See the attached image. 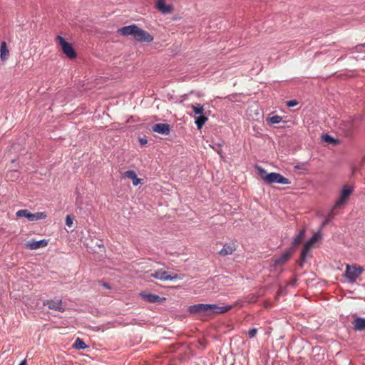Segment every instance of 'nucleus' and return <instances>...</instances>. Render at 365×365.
Returning <instances> with one entry per match:
<instances>
[{
  "label": "nucleus",
  "mask_w": 365,
  "mask_h": 365,
  "mask_svg": "<svg viewBox=\"0 0 365 365\" xmlns=\"http://www.w3.org/2000/svg\"><path fill=\"white\" fill-rule=\"evenodd\" d=\"M258 174L260 178L267 184L278 183L282 185H289L290 180L277 173H268L266 170L260 166H257Z\"/></svg>",
  "instance_id": "1"
},
{
  "label": "nucleus",
  "mask_w": 365,
  "mask_h": 365,
  "mask_svg": "<svg viewBox=\"0 0 365 365\" xmlns=\"http://www.w3.org/2000/svg\"><path fill=\"white\" fill-rule=\"evenodd\" d=\"M364 269L356 264L350 265L347 264L346 265V270L344 276L350 283H354L360 277L364 272Z\"/></svg>",
  "instance_id": "2"
},
{
  "label": "nucleus",
  "mask_w": 365,
  "mask_h": 365,
  "mask_svg": "<svg viewBox=\"0 0 365 365\" xmlns=\"http://www.w3.org/2000/svg\"><path fill=\"white\" fill-rule=\"evenodd\" d=\"M354 187L351 185H344L341 189V195L338 200L335 202L334 205V209L336 210L342 206H344L347 200H349L350 195L354 192Z\"/></svg>",
  "instance_id": "3"
},
{
  "label": "nucleus",
  "mask_w": 365,
  "mask_h": 365,
  "mask_svg": "<svg viewBox=\"0 0 365 365\" xmlns=\"http://www.w3.org/2000/svg\"><path fill=\"white\" fill-rule=\"evenodd\" d=\"M56 43L61 47V49L63 53L70 58H74L76 56V53L69 43L66 41V40L61 36H57L56 37Z\"/></svg>",
  "instance_id": "4"
},
{
  "label": "nucleus",
  "mask_w": 365,
  "mask_h": 365,
  "mask_svg": "<svg viewBox=\"0 0 365 365\" xmlns=\"http://www.w3.org/2000/svg\"><path fill=\"white\" fill-rule=\"evenodd\" d=\"M16 215L18 217H26L29 221H37L39 220L45 219L47 217V215L45 212L31 213L26 209L18 210Z\"/></svg>",
  "instance_id": "5"
},
{
  "label": "nucleus",
  "mask_w": 365,
  "mask_h": 365,
  "mask_svg": "<svg viewBox=\"0 0 365 365\" xmlns=\"http://www.w3.org/2000/svg\"><path fill=\"white\" fill-rule=\"evenodd\" d=\"M136 41L150 43L153 41V37L148 31L140 29L138 26L133 37Z\"/></svg>",
  "instance_id": "6"
},
{
  "label": "nucleus",
  "mask_w": 365,
  "mask_h": 365,
  "mask_svg": "<svg viewBox=\"0 0 365 365\" xmlns=\"http://www.w3.org/2000/svg\"><path fill=\"white\" fill-rule=\"evenodd\" d=\"M150 276L161 281H171L173 279H178L177 274L172 276L170 274H168L166 271L162 269H158L155 271L153 273H151Z\"/></svg>",
  "instance_id": "7"
},
{
  "label": "nucleus",
  "mask_w": 365,
  "mask_h": 365,
  "mask_svg": "<svg viewBox=\"0 0 365 365\" xmlns=\"http://www.w3.org/2000/svg\"><path fill=\"white\" fill-rule=\"evenodd\" d=\"M189 312L192 314H201L203 316H209L208 304H197L189 307Z\"/></svg>",
  "instance_id": "8"
},
{
  "label": "nucleus",
  "mask_w": 365,
  "mask_h": 365,
  "mask_svg": "<svg viewBox=\"0 0 365 365\" xmlns=\"http://www.w3.org/2000/svg\"><path fill=\"white\" fill-rule=\"evenodd\" d=\"M43 305L47 306L50 309L60 312H64V308L62 305V300L61 299L54 298L52 299L46 300L43 302Z\"/></svg>",
  "instance_id": "9"
},
{
  "label": "nucleus",
  "mask_w": 365,
  "mask_h": 365,
  "mask_svg": "<svg viewBox=\"0 0 365 365\" xmlns=\"http://www.w3.org/2000/svg\"><path fill=\"white\" fill-rule=\"evenodd\" d=\"M232 308V305L220 306L219 304H208L209 316L213 314L225 313Z\"/></svg>",
  "instance_id": "10"
},
{
  "label": "nucleus",
  "mask_w": 365,
  "mask_h": 365,
  "mask_svg": "<svg viewBox=\"0 0 365 365\" xmlns=\"http://www.w3.org/2000/svg\"><path fill=\"white\" fill-rule=\"evenodd\" d=\"M294 252V248H289L287 250L279 257L274 259V266L277 267L285 264L290 259Z\"/></svg>",
  "instance_id": "11"
},
{
  "label": "nucleus",
  "mask_w": 365,
  "mask_h": 365,
  "mask_svg": "<svg viewBox=\"0 0 365 365\" xmlns=\"http://www.w3.org/2000/svg\"><path fill=\"white\" fill-rule=\"evenodd\" d=\"M156 9L162 14H171L173 11V6L171 4H167L165 0H158L156 1Z\"/></svg>",
  "instance_id": "12"
},
{
  "label": "nucleus",
  "mask_w": 365,
  "mask_h": 365,
  "mask_svg": "<svg viewBox=\"0 0 365 365\" xmlns=\"http://www.w3.org/2000/svg\"><path fill=\"white\" fill-rule=\"evenodd\" d=\"M48 241L47 240H41L40 241H28L26 242L25 245L27 248L34 250H37L41 247H45L48 245Z\"/></svg>",
  "instance_id": "13"
},
{
  "label": "nucleus",
  "mask_w": 365,
  "mask_h": 365,
  "mask_svg": "<svg viewBox=\"0 0 365 365\" xmlns=\"http://www.w3.org/2000/svg\"><path fill=\"white\" fill-rule=\"evenodd\" d=\"M237 245L235 242L225 244L222 249L218 252L219 255L225 257L232 255L236 250Z\"/></svg>",
  "instance_id": "14"
},
{
  "label": "nucleus",
  "mask_w": 365,
  "mask_h": 365,
  "mask_svg": "<svg viewBox=\"0 0 365 365\" xmlns=\"http://www.w3.org/2000/svg\"><path fill=\"white\" fill-rule=\"evenodd\" d=\"M140 295L145 301L150 302V303L160 302L161 301L165 299V298H161L158 295H156L154 294H150V293H147V292H141L140 294Z\"/></svg>",
  "instance_id": "15"
},
{
  "label": "nucleus",
  "mask_w": 365,
  "mask_h": 365,
  "mask_svg": "<svg viewBox=\"0 0 365 365\" xmlns=\"http://www.w3.org/2000/svg\"><path fill=\"white\" fill-rule=\"evenodd\" d=\"M152 130L153 131L158 133L160 134L168 135L170 131V128L168 124L157 123L152 127Z\"/></svg>",
  "instance_id": "16"
},
{
  "label": "nucleus",
  "mask_w": 365,
  "mask_h": 365,
  "mask_svg": "<svg viewBox=\"0 0 365 365\" xmlns=\"http://www.w3.org/2000/svg\"><path fill=\"white\" fill-rule=\"evenodd\" d=\"M137 28L138 26L133 24L120 28L118 29V32L122 36H133L134 37Z\"/></svg>",
  "instance_id": "17"
},
{
  "label": "nucleus",
  "mask_w": 365,
  "mask_h": 365,
  "mask_svg": "<svg viewBox=\"0 0 365 365\" xmlns=\"http://www.w3.org/2000/svg\"><path fill=\"white\" fill-rule=\"evenodd\" d=\"M314 244L311 243L310 241H307L303 247V250L302 251L301 255H300V266H303L304 262H305L307 254L311 250V249L313 247Z\"/></svg>",
  "instance_id": "18"
},
{
  "label": "nucleus",
  "mask_w": 365,
  "mask_h": 365,
  "mask_svg": "<svg viewBox=\"0 0 365 365\" xmlns=\"http://www.w3.org/2000/svg\"><path fill=\"white\" fill-rule=\"evenodd\" d=\"M123 178L132 180L133 185L136 186L140 182V179L138 178L136 173L133 170L125 171L123 174Z\"/></svg>",
  "instance_id": "19"
},
{
  "label": "nucleus",
  "mask_w": 365,
  "mask_h": 365,
  "mask_svg": "<svg viewBox=\"0 0 365 365\" xmlns=\"http://www.w3.org/2000/svg\"><path fill=\"white\" fill-rule=\"evenodd\" d=\"M354 329L356 331L365 330V319L357 317L353 322Z\"/></svg>",
  "instance_id": "20"
},
{
  "label": "nucleus",
  "mask_w": 365,
  "mask_h": 365,
  "mask_svg": "<svg viewBox=\"0 0 365 365\" xmlns=\"http://www.w3.org/2000/svg\"><path fill=\"white\" fill-rule=\"evenodd\" d=\"M9 56V51L7 48L6 43L5 41H2L1 43V49H0V57L1 61H5L8 59Z\"/></svg>",
  "instance_id": "21"
},
{
  "label": "nucleus",
  "mask_w": 365,
  "mask_h": 365,
  "mask_svg": "<svg viewBox=\"0 0 365 365\" xmlns=\"http://www.w3.org/2000/svg\"><path fill=\"white\" fill-rule=\"evenodd\" d=\"M305 235V228H302L298 233V235L294 238L292 242V247L295 250V247L302 243Z\"/></svg>",
  "instance_id": "22"
},
{
  "label": "nucleus",
  "mask_w": 365,
  "mask_h": 365,
  "mask_svg": "<svg viewBox=\"0 0 365 365\" xmlns=\"http://www.w3.org/2000/svg\"><path fill=\"white\" fill-rule=\"evenodd\" d=\"M340 128L343 130L346 135H349L354 128V123L352 121H348L347 123L343 122V124L340 125Z\"/></svg>",
  "instance_id": "23"
},
{
  "label": "nucleus",
  "mask_w": 365,
  "mask_h": 365,
  "mask_svg": "<svg viewBox=\"0 0 365 365\" xmlns=\"http://www.w3.org/2000/svg\"><path fill=\"white\" fill-rule=\"evenodd\" d=\"M207 117L202 114L197 117L195 118V124L197 125V129L200 130L202 128V126L205 124V123L207 121Z\"/></svg>",
  "instance_id": "24"
},
{
  "label": "nucleus",
  "mask_w": 365,
  "mask_h": 365,
  "mask_svg": "<svg viewBox=\"0 0 365 365\" xmlns=\"http://www.w3.org/2000/svg\"><path fill=\"white\" fill-rule=\"evenodd\" d=\"M191 108L195 115H202L204 112V108L200 104L192 105Z\"/></svg>",
  "instance_id": "25"
},
{
  "label": "nucleus",
  "mask_w": 365,
  "mask_h": 365,
  "mask_svg": "<svg viewBox=\"0 0 365 365\" xmlns=\"http://www.w3.org/2000/svg\"><path fill=\"white\" fill-rule=\"evenodd\" d=\"M322 139L324 142L328 143L336 144L339 142L338 140L334 139V138H332L331 136H330L328 134L323 135L322 136Z\"/></svg>",
  "instance_id": "26"
},
{
  "label": "nucleus",
  "mask_w": 365,
  "mask_h": 365,
  "mask_svg": "<svg viewBox=\"0 0 365 365\" xmlns=\"http://www.w3.org/2000/svg\"><path fill=\"white\" fill-rule=\"evenodd\" d=\"M73 347L78 349H84L86 348V345L82 339L78 338L73 344Z\"/></svg>",
  "instance_id": "27"
},
{
  "label": "nucleus",
  "mask_w": 365,
  "mask_h": 365,
  "mask_svg": "<svg viewBox=\"0 0 365 365\" xmlns=\"http://www.w3.org/2000/svg\"><path fill=\"white\" fill-rule=\"evenodd\" d=\"M282 118L279 115H274L267 119L272 124H277L282 121Z\"/></svg>",
  "instance_id": "28"
},
{
  "label": "nucleus",
  "mask_w": 365,
  "mask_h": 365,
  "mask_svg": "<svg viewBox=\"0 0 365 365\" xmlns=\"http://www.w3.org/2000/svg\"><path fill=\"white\" fill-rule=\"evenodd\" d=\"M320 238L321 235L318 233H316L312 237V238L309 241H310L311 243L314 245Z\"/></svg>",
  "instance_id": "29"
},
{
  "label": "nucleus",
  "mask_w": 365,
  "mask_h": 365,
  "mask_svg": "<svg viewBox=\"0 0 365 365\" xmlns=\"http://www.w3.org/2000/svg\"><path fill=\"white\" fill-rule=\"evenodd\" d=\"M257 334V329L252 328L248 331V335L250 338H254Z\"/></svg>",
  "instance_id": "30"
},
{
  "label": "nucleus",
  "mask_w": 365,
  "mask_h": 365,
  "mask_svg": "<svg viewBox=\"0 0 365 365\" xmlns=\"http://www.w3.org/2000/svg\"><path fill=\"white\" fill-rule=\"evenodd\" d=\"M66 225L68 227H71L73 225V218L70 215L66 216Z\"/></svg>",
  "instance_id": "31"
},
{
  "label": "nucleus",
  "mask_w": 365,
  "mask_h": 365,
  "mask_svg": "<svg viewBox=\"0 0 365 365\" xmlns=\"http://www.w3.org/2000/svg\"><path fill=\"white\" fill-rule=\"evenodd\" d=\"M298 104V102L295 100L289 101L287 103L288 107H294Z\"/></svg>",
  "instance_id": "32"
},
{
  "label": "nucleus",
  "mask_w": 365,
  "mask_h": 365,
  "mask_svg": "<svg viewBox=\"0 0 365 365\" xmlns=\"http://www.w3.org/2000/svg\"><path fill=\"white\" fill-rule=\"evenodd\" d=\"M334 209L333 208L331 211L329 212V213L327 215V218L329 219V220H331V219H333L335 216V213H334Z\"/></svg>",
  "instance_id": "33"
},
{
  "label": "nucleus",
  "mask_w": 365,
  "mask_h": 365,
  "mask_svg": "<svg viewBox=\"0 0 365 365\" xmlns=\"http://www.w3.org/2000/svg\"><path fill=\"white\" fill-rule=\"evenodd\" d=\"M140 143L141 145H145L147 143V140L145 139H140Z\"/></svg>",
  "instance_id": "34"
},
{
  "label": "nucleus",
  "mask_w": 365,
  "mask_h": 365,
  "mask_svg": "<svg viewBox=\"0 0 365 365\" xmlns=\"http://www.w3.org/2000/svg\"><path fill=\"white\" fill-rule=\"evenodd\" d=\"M329 221H330V220H329V219H328V218L327 217V218H326V220L323 222L322 225H323V226L326 225L327 224H328V223H329Z\"/></svg>",
  "instance_id": "35"
},
{
  "label": "nucleus",
  "mask_w": 365,
  "mask_h": 365,
  "mask_svg": "<svg viewBox=\"0 0 365 365\" xmlns=\"http://www.w3.org/2000/svg\"><path fill=\"white\" fill-rule=\"evenodd\" d=\"M19 365H26V363L25 361H23Z\"/></svg>",
  "instance_id": "36"
},
{
  "label": "nucleus",
  "mask_w": 365,
  "mask_h": 365,
  "mask_svg": "<svg viewBox=\"0 0 365 365\" xmlns=\"http://www.w3.org/2000/svg\"><path fill=\"white\" fill-rule=\"evenodd\" d=\"M250 302H255V299H254V300H252H252H250Z\"/></svg>",
  "instance_id": "37"
}]
</instances>
